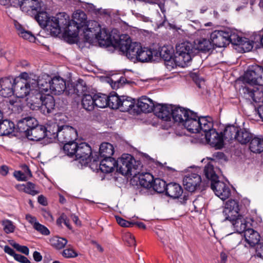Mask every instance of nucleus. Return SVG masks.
Segmentation results:
<instances>
[{
	"label": "nucleus",
	"instance_id": "f257e3e1",
	"mask_svg": "<svg viewBox=\"0 0 263 263\" xmlns=\"http://www.w3.org/2000/svg\"><path fill=\"white\" fill-rule=\"evenodd\" d=\"M117 30H115L109 33L105 28H101L97 22L90 21L84 31V40L90 44L98 42L100 46L111 45L116 48L121 39V35L117 34Z\"/></svg>",
	"mask_w": 263,
	"mask_h": 263
},
{
	"label": "nucleus",
	"instance_id": "f03ea898",
	"mask_svg": "<svg viewBox=\"0 0 263 263\" xmlns=\"http://www.w3.org/2000/svg\"><path fill=\"white\" fill-rule=\"evenodd\" d=\"M182 125L190 133H198L211 128L212 118L209 116L199 117L196 112L192 111L189 118H185Z\"/></svg>",
	"mask_w": 263,
	"mask_h": 263
},
{
	"label": "nucleus",
	"instance_id": "7ed1b4c3",
	"mask_svg": "<svg viewBox=\"0 0 263 263\" xmlns=\"http://www.w3.org/2000/svg\"><path fill=\"white\" fill-rule=\"evenodd\" d=\"M50 23L49 30L53 35L57 36L63 31L65 35L72 37V36L69 35L68 30H71L70 27L72 26L69 16L66 13H59L55 16H52Z\"/></svg>",
	"mask_w": 263,
	"mask_h": 263
},
{
	"label": "nucleus",
	"instance_id": "20e7f679",
	"mask_svg": "<svg viewBox=\"0 0 263 263\" xmlns=\"http://www.w3.org/2000/svg\"><path fill=\"white\" fill-rule=\"evenodd\" d=\"M176 50L174 61L179 66L184 67L187 65L196 55V49L188 42L177 45Z\"/></svg>",
	"mask_w": 263,
	"mask_h": 263
},
{
	"label": "nucleus",
	"instance_id": "39448f33",
	"mask_svg": "<svg viewBox=\"0 0 263 263\" xmlns=\"http://www.w3.org/2000/svg\"><path fill=\"white\" fill-rule=\"evenodd\" d=\"M120 40L116 48H118L128 59L135 62L137 54L141 49V44L137 42H132L127 34H121Z\"/></svg>",
	"mask_w": 263,
	"mask_h": 263
},
{
	"label": "nucleus",
	"instance_id": "423d86ee",
	"mask_svg": "<svg viewBox=\"0 0 263 263\" xmlns=\"http://www.w3.org/2000/svg\"><path fill=\"white\" fill-rule=\"evenodd\" d=\"M116 163L117 172L123 176L132 175L133 170H137L141 166V162L128 154H123Z\"/></svg>",
	"mask_w": 263,
	"mask_h": 263
},
{
	"label": "nucleus",
	"instance_id": "0eeeda50",
	"mask_svg": "<svg viewBox=\"0 0 263 263\" xmlns=\"http://www.w3.org/2000/svg\"><path fill=\"white\" fill-rule=\"evenodd\" d=\"M243 80L250 85L263 86V67L258 65L249 66L244 74Z\"/></svg>",
	"mask_w": 263,
	"mask_h": 263
},
{
	"label": "nucleus",
	"instance_id": "6e6552de",
	"mask_svg": "<svg viewBox=\"0 0 263 263\" xmlns=\"http://www.w3.org/2000/svg\"><path fill=\"white\" fill-rule=\"evenodd\" d=\"M57 132L53 133V137H57L58 140L62 143L69 142L74 141L78 137L77 132L76 129L71 126L64 125L60 127L59 130H57Z\"/></svg>",
	"mask_w": 263,
	"mask_h": 263
},
{
	"label": "nucleus",
	"instance_id": "1a4fd4ad",
	"mask_svg": "<svg viewBox=\"0 0 263 263\" xmlns=\"http://www.w3.org/2000/svg\"><path fill=\"white\" fill-rule=\"evenodd\" d=\"M72 17V24L74 25L75 29L73 30H68V31L69 32V35L72 36V37H76L81 28L84 27L83 32L87 28L88 25V24H86V23H87V16L84 11L78 10L73 14Z\"/></svg>",
	"mask_w": 263,
	"mask_h": 263
},
{
	"label": "nucleus",
	"instance_id": "9d476101",
	"mask_svg": "<svg viewBox=\"0 0 263 263\" xmlns=\"http://www.w3.org/2000/svg\"><path fill=\"white\" fill-rule=\"evenodd\" d=\"M209 130H203L207 142L212 146L217 149H220L223 145V135L221 133L219 134L215 129L213 128V123L212 121V127Z\"/></svg>",
	"mask_w": 263,
	"mask_h": 263
},
{
	"label": "nucleus",
	"instance_id": "9b49d317",
	"mask_svg": "<svg viewBox=\"0 0 263 263\" xmlns=\"http://www.w3.org/2000/svg\"><path fill=\"white\" fill-rule=\"evenodd\" d=\"M92 150L89 144L82 142L78 145L74 160H79L82 164H88L91 159Z\"/></svg>",
	"mask_w": 263,
	"mask_h": 263
},
{
	"label": "nucleus",
	"instance_id": "f8f14e48",
	"mask_svg": "<svg viewBox=\"0 0 263 263\" xmlns=\"http://www.w3.org/2000/svg\"><path fill=\"white\" fill-rule=\"evenodd\" d=\"M37 124V121L34 118L27 115H22L21 118L17 120V129L19 133H23L26 136L31 128Z\"/></svg>",
	"mask_w": 263,
	"mask_h": 263
},
{
	"label": "nucleus",
	"instance_id": "ddd939ff",
	"mask_svg": "<svg viewBox=\"0 0 263 263\" xmlns=\"http://www.w3.org/2000/svg\"><path fill=\"white\" fill-rule=\"evenodd\" d=\"M211 188L215 194L222 200L228 199L231 194L229 187L219 179L211 183Z\"/></svg>",
	"mask_w": 263,
	"mask_h": 263
},
{
	"label": "nucleus",
	"instance_id": "4468645a",
	"mask_svg": "<svg viewBox=\"0 0 263 263\" xmlns=\"http://www.w3.org/2000/svg\"><path fill=\"white\" fill-rule=\"evenodd\" d=\"M201 182V176L196 173L189 174L183 179V184L185 189L190 192H193L198 189L200 190Z\"/></svg>",
	"mask_w": 263,
	"mask_h": 263
},
{
	"label": "nucleus",
	"instance_id": "2eb2a0df",
	"mask_svg": "<svg viewBox=\"0 0 263 263\" xmlns=\"http://www.w3.org/2000/svg\"><path fill=\"white\" fill-rule=\"evenodd\" d=\"M228 33L227 29L215 30L211 33L210 40L214 48L215 47H224L229 45Z\"/></svg>",
	"mask_w": 263,
	"mask_h": 263
},
{
	"label": "nucleus",
	"instance_id": "dca6fc26",
	"mask_svg": "<svg viewBox=\"0 0 263 263\" xmlns=\"http://www.w3.org/2000/svg\"><path fill=\"white\" fill-rule=\"evenodd\" d=\"M50 131L47 130L46 127L42 125L34 126L25 136L28 139L31 141H40L44 139L46 136L51 137Z\"/></svg>",
	"mask_w": 263,
	"mask_h": 263
},
{
	"label": "nucleus",
	"instance_id": "f3484780",
	"mask_svg": "<svg viewBox=\"0 0 263 263\" xmlns=\"http://www.w3.org/2000/svg\"><path fill=\"white\" fill-rule=\"evenodd\" d=\"M49 86L52 93L59 95L66 91L68 93V85L60 77H54L49 82Z\"/></svg>",
	"mask_w": 263,
	"mask_h": 263
},
{
	"label": "nucleus",
	"instance_id": "a211bd4d",
	"mask_svg": "<svg viewBox=\"0 0 263 263\" xmlns=\"http://www.w3.org/2000/svg\"><path fill=\"white\" fill-rule=\"evenodd\" d=\"M239 208L237 200L230 199L225 203V207L222 212V214L226 219L234 218L239 216Z\"/></svg>",
	"mask_w": 263,
	"mask_h": 263
},
{
	"label": "nucleus",
	"instance_id": "6ab92c4d",
	"mask_svg": "<svg viewBox=\"0 0 263 263\" xmlns=\"http://www.w3.org/2000/svg\"><path fill=\"white\" fill-rule=\"evenodd\" d=\"M14 79L12 78H4L0 80V94L6 98L11 96L14 93Z\"/></svg>",
	"mask_w": 263,
	"mask_h": 263
},
{
	"label": "nucleus",
	"instance_id": "aec40b11",
	"mask_svg": "<svg viewBox=\"0 0 263 263\" xmlns=\"http://www.w3.org/2000/svg\"><path fill=\"white\" fill-rule=\"evenodd\" d=\"M172 105L156 104L154 114L159 118L166 121H170L172 116Z\"/></svg>",
	"mask_w": 263,
	"mask_h": 263
},
{
	"label": "nucleus",
	"instance_id": "412c9836",
	"mask_svg": "<svg viewBox=\"0 0 263 263\" xmlns=\"http://www.w3.org/2000/svg\"><path fill=\"white\" fill-rule=\"evenodd\" d=\"M45 95L37 90H34V92L29 96L27 99L28 105L32 110H37L43 105V101Z\"/></svg>",
	"mask_w": 263,
	"mask_h": 263
},
{
	"label": "nucleus",
	"instance_id": "4be33fe9",
	"mask_svg": "<svg viewBox=\"0 0 263 263\" xmlns=\"http://www.w3.org/2000/svg\"><path fill=\"white\" fill-rule=\"evenodd\" d=\"M14 90L17 97L23 98L29 94L31 90L29 86V83H25L21 79H14Z\"/></svg>",
	"mask_w": 263,
	"mask_h": 263
},
{
	"label": "nucleus",
	"instance_id": "5701e85b",
	"mask_svg": "<svg viewBox=\"0 0 263 263\" xmlns=\"http://www.w3.org/2000/svg\"><path fill=\"white\" fill-rule=\"evenodd\" d=\"M192 111L190 109H185L183 107L173 106L171 118L173 119L175 122L183 124L185 118H189V114Z\"/></svg>",
	"mask_w": 263,
	"mask_h": 263
},
{
	"label": "nucleus",
	"instance_id": "b1692460",
	"mask_svg": "<svg viewBox=\"0 0 263 263\" xmlns=\"http://www.w3.org/2000/svg\"><path fill=\"white\" fill-rule=\"evenodd\" d=\"M2 102H6L5 106V111L7 112V110H11L12 111L15 113L21 112L24 108L23 103L17 97L3 100Z\"/></svg>",
	"mask_w": 263,
	"mask_h": 263
},
{
	"label": "nucleus",
	"instance_id": "393cba45",
	"mask_svg": "<svg viewBox=\"0 0 263 263\" xmlns=\"http://www.w3.org/2000/svg\"><path fill=\"white\" fill-rule=\"evenodd\" d=\"M68 95L76 94L77 96L84 95L85 91H87V87L85 82L82 79H79L76 84L70 83L68 84Z\"/></svg>",
	"mask_w": 263,
	"mask_h": 263
},
{
	"label": "nucleus",
	"instance_id": "a878e982",
	"mask_svg": "<svg viewBox=\"0 0 263 263\" xmlns=\"http://www.w3.org/2000/svg\"><path fill=\"white\" fill-rule=\"evenodd\" d=\"M137 106L142 112L146 113L154 112L156 104L146 96H142L138 100Z\"/></svg>",
	"mask_w": 263,
	"mask_h": 263
},
{
	"label": "nucleus",
	"instance_id": "bb28decb",
	"mask_svg": "<svg viewBox=\"0 0 263 263\" xmlns=\"http://www.w3.org/2000/svg\"><path fill=\"white\" fill-rule=\"evenodd\" d=\"M226 219L224 220H229L231 222L233 226L235 231L238 233L241 234L245 232L248 230L247 225L248 223L245 219L243 217L239 214V216H236L234 218Z\"/></svg>",
	"mask_w": 263,
	"mask_h": 263
},
{
	"label": "nucleus",
	"instance_id": "cd10ccee",
	"mask_svg": "<svg viewBox=\"0 0 263 263\" xmlns=\"http://www.w3.org/2000/svg\"><path fill=\"white\" fill-rule=\"evenodd\" d=\"M165 193V195L173 199L179 198L183 193L182 187L175 182H171L167 184Z\"/></svg>",
	"mask_w": 263,
	"mask_h": 263
},
{
	"label": "nucleus",
	"instance_id": "c85d7f7f",
	"mask_svg": "<svg viewBox=\"0 0 263 263\" xmlns=\"http://www.w3.org/2000/svg\"><path fill=\"white\" fill-rule=\"evenodd\" d=\"M41 6L37 0H23L21 9L28 14H33L40 10Z\"/></svg>",
	"mask_w": 263,
	"mask_h": 263
},
{
	"label": "nucleus",
	"instance_id": "c756f323",
	"mask_svg": "<svg viewBox=\"0 0 263 263\" xmlns=\"http://www.w3.org/2000/svg\"><path fill=\"white\" fill-rule=\"evenodd\" d=\"M194 48L196 49V54L199 51L206 52L214 49L211 40L205 38H201L194 41Z\"/></svg>",
	"mask_w": 263,
	"mask_h": 263
},
{
	"label": "nucleus",
	"instance_id": "7c9ffc66",
	"mask_svg": "<svg viewBox=\"0 0 263 263\" xmlns=\"http://www.w3.org/2000/svg\"><path fill=\"white\" fill-rule=\"evenodd\" d=\"M116 167V160L112 157L103 158L100 163V170L104 173L112 172Z\"/></svg>",
	"mask_w": 263,
	"mask_h": 263
},
{
	"label": "nucleus",
	"instance_id": "2f4dec72",
	"mask_svg": "<svg viewBox=\"0 0 263 263\" xmlns=\"http://www.w3.org/2000/svg\"><path fill=\"white\" fill-rule=\"evenodd\" d=\"M14 129L15 125L12 121L8 119L0 120V136H9Z\"/></svg>",
	"mask_w": 263,
	"mask_h": 263
},
{
	"label": "nucleus",
	"instance_id": "473e14b6",
	"mask_svg": "<svg viewBox=\"0 0 263 263\" xmlns=\"http://www.w3.org/2000/svg\"><path fill=\"white\" fill-rule=\"evenodd\" d=\"M249 149L256 154H260L263 152V137L253 136L250 142Z\"/></svg>",
	"mask_w": 263,
	"mask_h": 263
},
{
	"label": "nucleus",
	"instance_id": "72a5a7b5",
	"mask_svg": "<svg viewBox=\"0 0 263 263\" xmlns=\"http://www.w3.org/2000/svg\"><path fill=\"white\" fill-rule=\"evenodd\" d=\"M244 236L246 242L251 246L259 244L260 235L259 233L253 229L248 228L245 231Z\"/></svg>",
	"mask_w": 263,
	"mask_h": 263
},
{
	"label": "nucleus",
	"instance_id": "f704fd0d",
	"mask_svg": "<svg viewBox=\"0 0 263 263\" xmlns=\"http://www.w3.org/2000/svg\"><path fill=\"white\" fill-rule=\"evenodd\" d=\"M55 101L54 98L49 95H45L43 101V105L40 109L43 114L51 113L54 109Z\"/></svg>",
	"mask_w": 263,
	"mask_h": 263
},
{
	"label": "nucleus",
	"instance_id": "c9c22d12",
	"mask_svg": "<svg viewBox=\"0 0 263 263\" xmlns=\"http://www.w3.org/2000/svg\"><path fill=\"white\" fill-rule=\"evenodd\" d=\"M39 10L35 15V19L38 22L39 25L42 28H47L49 30L50 27V20L51 17H50L46 11H40Z\"/></svg>",
	"mask_w": 263,
	"mask_h": 263
},
{
	"label": "nucleus",
	"instance_id": "e433bc0d",
	"mask_svg": "<svg viewBox=\"0 0 263 263\" xmlns=\"http://www.w3.org/2000/svg\"><path fill=\"white\" fill-rule=\"evenodd\" d=\"M253 136L249 130L239 128L236 140L241 144H246L250 142Z\"/></svg>",
	"mask_w": 263,
	"mask_h": 263
},
{
	"label": "nucleus",
	"instance_id": "4c0bfd02",
	"mask_svg": "<svg viewBox=\"0 0 263 263\" xmlns=\"http://www.w3.org/2000/svg\"><path fill=\"white\" fill-rule=\"evenodd\" d=\"M154 180V176L149 173H142L139 177L140 185L146 189L152 188Z\"/></svg>",
	"mask_w": 263,
	"mask_h": 263
},
{
	"label": "nucleus",
	"instance_id": "58836bf2",
	"mask_svg": "<svg viewBox=\"0 0 263 263\" xmlns=\"http://www.w3.org/2000/svg\"><path fill=\"white\" fill-rule=\"evenodd\" d=\"M239 128L234 125L227 126L223 133L224 139L228 141L233 139L236 140Z\"/></svg>",
	"mask_w": 263,
	"mask_h": 263
},
{
	"label": "nucleus",
	"instance_id": "ea45409f",
	"mask_svg": "<svg viewBox=\"0 0 263 263\" xmlns=\"http://www.w3.org/2000/svg\"><path fill=\"white\" fill-rule=\"evenodd\" d=\"M114 153L113 145L109 143H102L100 146L99 154L101 158L111 157Z\"/></svg>",
	"mask_w": 263,
	"mask_h": 263
},
{
	"label": "nucleus",
	"instance_id": "a19ab883",
	"mask_svg": "<svg viewBox=\"0 0 263 263\" xmlns=\"http://www.w3.org/2000/svg\"><path fill=\"white\" fill-rule=\"evenodd\" d=\"M78 143L74 141L65 143L63 146L64 153L69 157L74 159Z\"/></svg>",
	"mask_w": 263,
	"mask_h": 263
},
{
	"label": "nucleus",
	"instance_id": "79ce46f5",
	"mask_svg": "<svg viewBox=\"0 0 263 263\" xmlns=\"http://www.w3.org/2000/svg\"><path fill=\"white\" fill-rule=\"evenodd\" d=\"M93 96L84 93L81 100V104L84 109L87 111H92L95 107Z\"/></svg>",
	"mask_w": 263,
	"mask_h": 263
},
{
	"label": "nucleus",
	"instance_id": "37998d69",
	"mask_svg": "<svg viewBox=\"0 0 263 263\" xmlns=\"http://www.w3.org/2000/svg\"><path fill=\"white\" fill-rule=\"evenodd\" d=\"M15 187L18 190L32 196H35L39 193V192L35 189V185L31 182H28L26 184H17Z\"/></svg>",
	"mask_w": 263,
	"mask_h": 263
},
{
	"label": "nucleus",
	"instance_id": "c03bdc74",
	"mask_svg": "<svg viewBox=\"0 0 263 263\" xmlns=\"http://www.w3.org/2000/svg\"><path fill=\"white\" fill-rule=\"evenodd\" d=\"M135 103V100L131 97L121 96L119 109L123 112L128 111L134 106Z\"/></svg>",
	"mask_w": 263,
	"mask_h": 263
},
{
	"label": "nucleus",
	"instance_id": "a18cd8bd",
	"mask_svg": "<svg viewBox=\"0 0 263 263\" xmlns=\"http://www.w3.org/2000/svg\"><path fill=\"white\" fill-rule=\"evenodd\" d=\"M137 57L136 61L146 62L152 59L153 53L151 50L141 46Z\"/></svg>",
	"mask_w": 263,
	"mask_h": 263
},
{
	"label": "nucleus",
	"instance_id": "49530a36",
	"mask_svg": "<svg viewBox=\"0 0 263 263\" xmlns=\"http://www.w3.org/2000/svg\"><path fill=\"white\" fill-rule=\"evenodd\" d=\"M93 96L95 107L104 108L107 106L108 102L107 101V96L106 95L98 93Z\"/></svg>",
	"mask_w": 263,
	"mask_h": 263
},
{
	"label": "nucleus",
	"instance_id": "de8ad7c7",
	"mask_svg": "<svg viewBox=\"0 0 263 263\" xmlns=\"http://www.w3.org/2000/svg\"><path fill=\"white\" fill-rule=\"evenodd\" d=\"M204 173L206 178L210 181L211 183L219 179V177L214 171V166L209 162L204 167Z\"/></svg>",
	"mask_w": 263,
	"mask_h": 263
},
{
	"label": "nucleus",
	"instance_id": "09e8293b",
	"mask_svg": "<svg viewBox=\"0 0 263 263\" xmlns=\"http://www.w3.org/2000/svg\"><path fill=\"white\" fill-rule=\"evenodd\" d=\"M67 242L66 239L58 236L53 237L49 239V243L51 246L57 250H61L64 248Z\"/></svg>",
	"mask_w": 263,
	"mask_h": 263
},
{
	"label": "nucleus",
	"instance_id": "8fccbe9b",
	"mask_svg": "<svg viewBox=\"0 0 263 263\" xmlns=\"http://www.w3.org/2000/svg\"><path fill=\"white\" fill-rule=\"evenodd\" d=\"M244 93H247L249 97L255 102H260L263 101V93L259 92L258 90H254L249 87H245L243 88Z\"/></svg>",
	"mask_w": 263,
	"mask_h": 263
},
{
	"label": "nucleus",
	"instance_id": "3c124183",
	"mask_svg": "<svg viewBox=\"0 0 263 263\" xmlns=\"http://www.w3.org/2000/svg\"><path fill=\"white\" fill-rule=\"evenodd\" d=\"M121 99V97L118 96L115 92H114L113 94L110 93L109 96H107V101L108 103H107V106L112 109H119Z\"/></svg>",
	"mask_w": 263,
	"mask_h": 263
},
{
	"label": "nucleus",
	"instance_id": "603ef678",
	"mask_svg": "<svg viewBox=\"0 0 263 263\" xmlns=\"http://www.w3.org/2000/svg\"><path fill=\"white\" fill-rule=\"evenodd\" d=\"M167 184H166V182L159 178H156L154 180L153 183V190L158 193H165L166 190V186Z\"/></svg>",
	"mask_w": 263,
	"mask_h": 263
},
{
	"label": "nucleus",
	"instance_id": "864d4df0",
	"mask_svg": "<svg viewBox=\"0 0 263 263\" xmlns=\"http://www.w3.org/2000/svg\"><path fill=\"white\" fill-rule=\"evenodd\" d=\"M16 28L18 31V35L25 40H28L30 42H33L35 40L34 35L29 31L24 29L21 25H16Z\"/></svg>",
	"mask_w": 263,
	"mask_h": 263
},
{
	"label": "nucleus",
	"instance_id": "5fc2aeb1",
	"mask_svg": "<svg viewBox=\"0 0 263 263\" xmlns=\"http://www.w3.org/2000/svg\"><path fill=\"white\" fill-rule=\"evenodd\" d=\"M227 32L228 33V42L229 45L231 43L235 45H238L240 44L243 37L239 36L235 32L230 30L227 29Z\"/></svg>",
	"mask_w": 263,
	"mask_h": 263
},
{
	"label": "nucleus",
	"instance_id": "6e6d98bb",
	"mask_svg": "<svg viewBox=\"0 0 263 263\" xmlns=\"http://www.w3.org/2000/svg\"><path fill=\"white\" fill-rule=\"evenodd\" d=\"M160 56L165 61H170L173 57V51L168 47L164 46L159 50Z\"/></svg>",
	"mask_w": 263,
	"mask_h": 263
},
{
	"label": "nucleus",
	"instance_id": "4d7b16f0",
	"mask_svg": "<svg viewBox=\"0 0 263 263\" xmlns=\"http://www.w3.org/2000/svg\"><path fill=\"white\" fill-rule=\"evenodd\" d=\"M253 42L250 41L248 38H242L238 46H240L243 52H248L252 50L253 47Z\"/></svg>",
	"mask_w": 263,
	"mask_h": 263
},
{
	"label": "nucleus",
	"instance_id": "13d9d810",
	"mask_svg": "<svg viewBox=\"0 0 263 263\" xmlns=\"http://www.w3.org/2000/svg\"><path fill=\"white\" fill-rule=\"evenodd\" d=\"M2 223L4 227V230L7 234L12 233L14 231L15 227L11 221L5 220L2 222Z\"/></svg>",
	"mask_w": 263,
	"mask_h": 263
},
{
	"label": "nucleus",
	"instance_id": "bf43d9fd",
	"mask_svg": "<svg viewBox=\"0 0 263 263\" xmlns=\"http://www.w3.org/2000/svg\"><path fill=\"white\" fill-rule=\"evenodd\" d=\"M33 228L43 235H48L50 234L49 230L46 227L39 222L34 223Z\"/></svg>",
	"mask_w": 263,
	"mask_h": 263
},
{
	"label": "nucleus",
	"instance_id": "052dcab7",
	"mask_svg": "<svg viewBox=\"0 0 263 263\" xmlns=\"http://www.w3.org/2000/svg\"><path fill=\"white\" fill-rule=\"evenodd\" d=\"M62 254L65 258H74L78 255V253L72 248L64 249Z\"/></svg>",
	"mask_w": 263,
	"mask_h": 263
},
{
	"label": "nucleus",
	"instance_id": "680f3d73",
	"mask_svg": "<svg viewBox=\"0 0 263 263\" xmlns=\"http://www.w3.org/2000/svg\"><path fill=\"white\" fill-rule=\"evenodd\" d=\"M123 239L129 246H135L136 245L135 237L130 233H125L123 235Z\"/></svg>",
	"mask_w": 263,
	"mask_h": 263
},
{
	"label": "nucleus",
	"instance_id": "e2e57ef3",
	"mask_svg": "<svg viewBox=\"0 0 263 263\" xmlns=\"http://www.w3.org/2000/svg\"><path fill=\"white\" fill-rule=\"evenodd\" d=\"M11 245L18 251L28 255L29 253V250L27 247L25 246H21L18 243L14 242Z\"/></svg>",
	"mask_w": 263,
	"mask_h": 263
},
{
	"label": "nucleus",
	"instance_id": "0e129e2a",
	"mask_svg": "<svg viewBox=\"0 0 263 263\" xmlns=\"http://www.w3.org/2000/svg\"><path fill=\"white\" fill-rule=\"evenodd\" d=\"M117 223L122 227H132L133 226V223L127 221L122 217L116 216H115Z\"/></svg>",
	"mask_w": 263,
	"mask_h": 263
},
{
	"label": "nucleus",
	"instance_id": "69168bd1",
	"mask_svg": "<svg viewBox=\"0 0 263 263\" xmlns=\"http://www.w3.org/2000/svg\"><path fill=\"white\" fill-rule=\"evenodd\" d=\"M191 77L193 80L196 84L197 86L199 88L201 87V83H204V80L202 78L200 77L198 73L196 72H193L191 73Z\"/></svg>",
	"mask_w": 263,
	"mask_h": 263
},
{
	"label": "nucleus",
	"instance_id": "338daca9",
	"mask_svg": "<svg viewBox=\"0 0 263 263\" xmlns=\"http://www.w3.org/2000/svg\"><path fill=\"white\" fill-rule=\"evenodd\" d=\"M14 176L18 181H27L28 180L26 175L22 171H15L14 172Z\"/></svg>",
	"mask_w": 263,
	"mask_h": 263
},
{
	"label": "nucleus",
	"instance_id": "774afa93",
	"mask_svg": "<svg viewBox=\"0 0 263 263\" xmlns=\"http://www.w3.org/2000/svg\"><path fill=\"white\" fill-rule=\"evenodd\" d=\"M256 253L257 257L263 259V242L257 245L256 248Z\"/></svg>",
	"mask_w": 263,
	"mask_h": 263
}]
</instances>
